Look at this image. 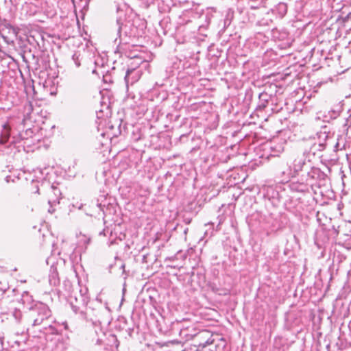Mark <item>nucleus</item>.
<instances>
[{"label": "nucleus", "mask_w": 351, "mask_h": 351, "mask_svg": "<svg viewBox=\"0 0 351 351\" xmlns=\"http://www.w3.org/2000/svg\"><path fill=\"white\" fill-rule=\"evenodd\" d=\"M180 336L185 338L186 341L190 339H194L195 333H190L189 328H182L180 330Z\"/></svg>", "instance_id": "nucleus-7"}, {"label": "nucleus", "mask_w": 351, "mask_h": 351, "mask_svg": "<svg viewBox=\"0 0 351 351\" xmlns=\"http://www.w3.org/2000/svg\"><path fill=\"white\" fill-rule=\"evenodd\" d=\"M141 74L140 71L136 69H128L125 76V81L127 86L130 84L132 85L134 83L137 82L140 78Z\"/></svg>", "instance_id": "nucleus-6"}, {"label": "nucleus", "mask_w": 351, "mask_h": 351, "mask_svg": "<svg viewBox=\"0 0 351 351\" xmlns=\"http://www.w3.org/2000/svg\"><path fill=\"white\" fill-rule=\"evenodd\" d=\"M121 268L123 269V272L124 273L125 272V265L122 264L121 266Z\"/></svg>", "instance_id": "nucleus-12"}, {"label": "nucleus", "mask_w": 351, "mask_h": 351, "mask_svg": "<svg viewBox=\"0 0 351 351\" xmlns=\"http://www.w3.org/2000/svg\"><path fill=\"white\" fill-rule=\"evenodd\" d=\"M45 329L49 330V332L50 334H57L58 333L57 330L51 325H49L48 328H45Z\"/></svg>", "instance_id": "nucleus-9"}, {"label": "nucleus", "mask_w": 351, "mask_h": 351, "mask_svg": "<svg viewBox=\"0 0 351 351\" xmlns=\"http://www.w3.org/2000/svg\"><path fill=\"white\" fill-rule=\"evenodd\" d=\"M226 345V341L223 338H220L215 343H207L206 345L197 348L196 351H223Z\"/></svg>", "instance_id": "nucleus-5"}, {"label": "nucleus", "mask_w": 351, "mask_h": 351, "mask_svg": "<svg viewBox=\"0 0 351 351\" xmlns=\"http://www.w3.org/2000/svg\"><path fill=\"white\" fill-rule=\"evenodd\" d=\"M9 178H10V177H9V176H7V177H6V181H7V182H9Z\"/></svg>", "instance_id": "nucleus-15"}, {"label": "nucleus", "mask_w": 351, "mask_h": 351, "mask_svg": "<svg viewBox=\"0 0 351 351\" xmlns=\"http://www.w3.org/2000/svg\"><path fill=\"white\" fill-rule=\"evenodd\" d=\"M285 163V161L282 162L280 165L279 170L280 173L286 177L285 180H288L291 177L294 176L295 173L302 171L305 161L303 156H298L294 158L292 167L287 163L286 167H284L283 165Z\"/></svg>", "instance_id": "nucleus-2"}, {"label": "nucleus", "mask_w": 351, "mask_h": 351, "mask_svg": "<svg viewBox=\"0 0 351 351\" xmlns=\"http://www.w3.org/2000/svg\"><path fill=\"white\" fill-rule=\"evenodd\" d=\"M49 212L51 213H53V210L52 209H49Z\"/></svg>", "instance_id": "nucleus-14"}, {"label": "nucleus", "mask_w": 351, "mask_h": 351, "mask_svg": "<svg viewBox=\"0 0 351 351\" xmlns=\"http://www.w3.org/2000/svg\"><path fill=\"white\" fill-rule=\"evenodd\" d=\"M72 60L73 61L76 67H79L81 65L80 54L75 52L72 56Z\"/></svg>", "instance_id": "nucleus-8"}, {"label": "nucleus", "mask_w": 351, "mask_h": 351, "mask_svg": "<svg viewBox=\"0 0 351 351\" xmlns=\"http://www.w3.org/2000/svg\"><path fill=\"white\" fill-rule=\"evenodd\" d=\"M213 334L206 330L195 332L193 339V346L197 347V348H199L207 343H215V339H213Z\"/></svg>", "instance_id": "nucleus-4"}, {"label": "nucleus", "mask_w": 351, "mask_h": 351, "mask_svg": "<svg viewBox=\"0 0 351 351\" xmlns=\"http://www.w3.org/2000/svg\"><path fill=\"white\" fill-rule=\"evenodd\" d=\"M50 316V309L43 303L36 304L30 310V317L33 322L32 325L34 326L40 325L44 321L47 320Z\"/></svg>", "instance_id": "nucleus-1"}, {"label": "nucleus", "mask_w": 351, "mask_h": 351, "mask_svg": "<svg viewBox=\"0 0 351 351\" xmlns=\"http://www.w3.org/2000/svg\"><path fill=\"white\" fill-rule=\"evenodd\" d=\"M187 232H188V228H186L184 231V233L185 235L187 234Z\"/></svg>", "instance_id": "nucleus-13"}, {"label": "nucleus", "mask_w": 351, "mask_h": 351, "mask_svg": "<svg viewBox=\"0 0 351 351\" xmlns=\"http://www.w3.org/2000/svg\"><path fill=\"white\" fill-rule=\"evenodd\" d=\"M89 302L88 298L80 293L77 295L71 298L70 304L73 312L79 314L82 319H86V306Z\"/></svg>", "instance_id": "nucleus-3"}, {"label": "nucleus", "mask_w": 351, "mask_h": 351, "mask_svg": "<svg viewBox=\"0 0 351 351\" xmlns=\"http://www.w3.org/2000/svg\"><path fill=\"white\" fill-rule=\"evenodd\" d=\"M117 34H120L121 31V23L120 19H117Z\"/></svg>", "instance_id": "nucleus-10"}, {"label": "nucleus", "mask_w": 351, "mask_h": 351, "mask_svg": "<svg viewBox=\"0 0 351 351\" xmlns=\"http://www.w3.org/2000/svg\"><path fill=\"white\" fill-rule=\"evenodd\" d=\"M7 290V287L4 286L3 287H0V292L1 294L4 293Z\"/></svg>", "instance_id": "nucleus-11"}]
</instances>
